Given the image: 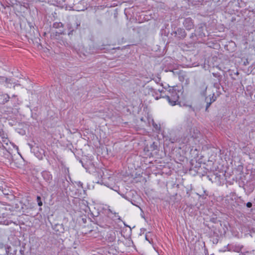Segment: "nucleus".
Masks as SVG:
<instances>
[{
	"label": "nucleus",
	"mask_w": 255,
	"mask_h": 255,
	"mask_svg": "<svg viewBox=\"0 0 255 255\" xmlns=\"http://www.w3.org/2000/svg\"><path fill=\"white\" fill-rule=\"evenodd\" d=\"M182 94V89L178 86H173L169 88L165 98L171 106H174L178 103L179 96Z\"/></svg>",
	"instance_id": "f257e3e1"
},
{
	"label": "nucleus",
	"mask_w": 255,
	"mask_h": 255,
	"mask_svg": "<svg viewBox=\"0 0 255 255\" xmlns=\"http://www.w3.org/2000/svg\"><path fill=\"white\" fill-rule=\"evenodd\" d=\"M243 248V246L241 245L238 244H228L227 246H225L223 248L222 251L234 252L239 253L242 251Z\"/></svg>",
	"instance_id": "f03ea898"
},
{
	"label": "nucleus",
	"mask_w": 255,
	"mask_h": 255,
	"mask_svg": "<svg viewBox=\"0 0 255 255\" xmlns=\"http://www.w3.org/2000/svg\"><path fill=\"white\" fill-rule=\"evenodd\" d=\"M200 131L195 126H189L186 129V137L189 138H196L198 137Z\"/></svg>",
	"instance_id": "7ed1b4c3"
},
{
	"label": "nucleus",
	"mask_w": 255,
	"mask_h": 255,
	"mask_svg": "<svg viewBox=\"0 0 255 255\" xmlns=\"http://www.w3.org/2000/svg\"><path fill=\"white\" fill-rule=\"evenodd\" d=\"M183 24L186 29L188 30L191 29L194 27L192 19L190 17L187 18L184 20Z\"/></svg>",
	"instance_id": "20e7f679"
},
{
	"label": "nucleus",
	"mask_w": 255,
	"mask_h": 255,
	"mask_svg": "<svg viewBox=\"0 0 255 255\" xmlns=\"http://www.w3.org/2000/svg\"><path fill=\"white\" fill-rule=\"evenodd\" d=\"M42 175L44 179L48 182H50L52 179V174L50 172L44 171L42 172Z\"/></svg>",
	"instance_id": "39448f33"
},
{
	"label": "nucleus",
	"mask_w": 255,
	"mask_h": 255,
	"mask_svg": "<svg viewBox=\"0 0 255 255\" xmlns=\"http://www.w3.org/2000/svg\"><path fill=\"white\" fill-rule=\"evenodd\" d=\"M9 96L7 94L0 93V103L4 104L9 101Z\"/></svg>",
	"instance_id": "423d86ee"
},
{
	"label": "nucleus",
	"mask_w": 255,
	"mask_h": 255,
	"mask_svg": "<svg viewBox=\"0 0 255 255\" xmlns=\"http://www.w3.org/2000/svg\"><path fill=\"white\" fill-rule=\"evenodd\" d=\"M7 81V78L3 77V76H0V83L1 84H4L5 83V82Z\"/></svg>",
	"instance_id": "0eeeda50"
},
{
	"label": "nucleus",
	"mask_w": 255,
	"mask_h": 255,
	"mask_svg": "<svg viewBox=\"0 0 255 255\" xmlns=\"http://www.w3.org/2000/svg\"><path fill=\"white\" fill-rule=\"evenodd\" d=\"M53 27L56 28L61 27H63V24L61 22H55L53 24Z\"/></svg>",
	"instance_id": "6e6552de"
},
{
	"label": "nucleus",
	"mask_w": 255,
	"mask_h": 255,
	"mask_svg": "<svg viewBox=\"0 0 255 255\" xmlns=\"http://www.w3.org/2000/svg\"><path fill=\"white\" fill-rule=\"evenodd\" d=\"M157 145L155 144V142H153L150 145V148L152 151H153L157 149Z\"/></svg>",
	"instance_id": "1a4fd4ad"
},
{
	"label": "nucleus",
	"mask_w": 255,
	"mask_h": 255,
	"mask_svg": "<svg viewBox=\"0 0 255 255\" xmlns=\"http://www.w3.org/2000/svg\"><path fill=\"white\" fill-rule=\"evenodd\" d=\"M2 141L5 144L7 145L9 141L6 137H2Z\"/></svg>",
	"instance_id": "9d476101"
},
{
	"label": "nucleus",
	"mask_w": 255,
	"mask_h": 255,
	"mask_svg": "<svg viewBox=\"0 0 255 255\" xmlns=\"http://www.w3.org/2000/svg\"><path fill=\"white\" fill-rule=\"evenodd\" d=\"M37 201L38 205L39 206H41L42 205V202L41 201V198L40 196H38L37 197Z\"/></svg>",
	"instance_id": "9b49d317"
},
{
	"label": "nucleus",
	"mask_w": 255,
	"mask_h": 255,
	"mask_svg": "<svg viewBox=\"0 0 255 255\" xmlns=\"http://www.w3.org/2000/svg\"><path fill=\"white\" fill-rule=\"evenodd\" d=\"M152 122H153L152 125H153V126L154 127V128H155V129L156 130H159L160 127L158 125H157V124H156L155 123H154L153 120H152Z\"/></svg>",
	"instance_id": "f8f14e48"
},
{
	"label": "nucleus",
	"mask_w": 255,
	"mask_h": 255,
	"mask_svg": "<svg viewBox=\"0 0 255 255\" xmlns=\"http://www.w3.org/2000/svg\"><path fill=\"white\" fill-rule=\"evenodd\" d=\"M5 83L8 86V84H14V82H13V81L11 79L7 78V81L5 82Z\"/></svg>",
	"instance_id": "ddd939ff"
},
{
	"label": "nucleus",
	"mask_w": 255,
	"mask_h": 255,
	"mask_svg": "<svg viewBox=\"0 0 255 255\" xmlns=\"http://www.w3.org/2000/svg\"><path fill=\"white\" fill-rule=\"evenodd\" d=\"M246 205L247 207L251 208L252 206V203L251 202H248Z\"/></svg>",
	"instance_id": "4468645a"
},
{
	"label": "nucleus",
	"mask_w": 255,
	"mask_h": 255,
	"mask_svg": "<svg viewBox=\"0 0 255 255\" xmlns=\"http://www.w3.org/2000/svg\"><path fill=\"white\" fill-rule=\"evenodd\" d=\"M0 136H1V138L2 137H6L3 131H0Z\"/></svg>",
	"instance_id": "2eb2a0df"
},
{
	"label": "nucleus",
	"mask_w": 255,
	"mask_h": 255,
	"mask_svg": "<svg viewBox=\"0 0 255 255\" xmlns=\"http://www.w3.org/2000/svg\"><path fill=\"white\" fill-rule=\"evenodd\" d=\"M10 222H9V221H4L3 222V224L4 225H8L9 224H10Z\"/></svg>",
	"instance_id": "dca6fc26"
},
{
	"label": "nucleus",
	"mask_w": 255,
	"mask_h": 255,
	"mask_svg": "<svg viewBox=\"0 0 255 255\" xmlns=\"http://www.w3.org/2000/svg\"><path fill=\"white\" fill-rule=\"evenodd\" d=\"M215 101V100H213L212 101L211 100V101H210L209 103H208V102H207V108L210 106V105L211 104V103L212 102H213V101Z\"/></svg>",
	"instance_id": "f3484780"
}]
</instances>
